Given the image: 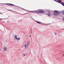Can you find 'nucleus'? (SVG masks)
Returning <instances> with one entry per match:
<instances>
[{
  "label": "nucleus",
  "instance_id": "f257e3e1",
  "mask_svg": "<svg viewBox=\"0 0 64 64\" xmlns=\"http://www.w3.org/2000/svg\"><path fill=\"white\" fill-rule=\"evenodd\" d=\"M54 11L55 12H54V14L55 16H57V15L60 14V12L58 10H54Z\"/></svg>",
  "mask_w": 64,
  "mask_h": 64
},
{
  "label": "nucleus",
  "instance_id": "f03ea898",
  "mask_svg": "<svg viewBox=\"0 0 64 64\" xmlns=\"http://www.w3.org/2000/svg\"><path fill=\"white\" fill-rule=\"evenodd\" d=\"M0 4H4V5H8L9 6H10V5H11L12 6H16V7H18L17 6H16L15 5H14L13 4H1L0 3Z\"/></svg>",
  "mask_w": 64,
  "mask_h": 64
},
{
  "label": "nucleus",
  "instance_id": "7ed1b4c3",
  "mask_svg": "<svg viewBox=\"0 0 64 64\" xmlns=\"http://www.w3.org/2000/svg\"><path fill=\"white\" fill-rule=\"evenodd\" d=\"M37 13H44V12L42 10H38L36 11Z\"/></svg>",
  "mask_w": 64,
  "mask_h": 64
},
{
  "label": "nucleus",
  "instance_id": "20e7f679",
  "mask_svg": "<svg viewBox=\"0 0 64 64\" xmlns=\"http://www.w3.org/2000/svg\"><path fill=\"white\" fill-rule=\"evenodd\" d=\"M47 12L48 13V14H47V15L48 16H50L51 15V12H50V11L49 10Z\"/></svg>",
  "mask_w": 64,
  "mask_h": 64
},
{
  "label": "nucleus",
  "instance_id": "39448f33",
  "mask_svg": "<svg viewBox=\"0 0 64 64\" xmlns=\"http://www.w3.org/2000/svg\"><path fill=\"white\" fill-rule=\"evenodd\" d=\"M3 49L4 51V52H5V51H7V47H4V48H3Z\"/></svg>",
  "mask_w": 64,
  "mask_h": 64
},
{
  "label": "nucleus",
  "instance_id": "423d86ee",
  "mask_svg": "<svg viewBox=\"0 0 64 64\" xmlns=\"http://www.w3.org/2000/svg\"><path fill=\"white\" fill-rule=\"evenodd\" d=\"M28 46L27 44H26L24 45V47L25 49H27L28 48Z\"/></svg>",
  "mask_w": 64,
  "mask_h": 64
},
{
  "label": "nucleus",
  "instance_id": "0eeeda50",
  "mask_svg": "<svg viewBox=\"0 0 64 64\" xmlns=\"http://www.w3.org/2000/svg\"><path fill=\"white\" fill-rule=\"evenodd\" d=\"M56 2H58V3H60V4H62V3L61 2V1L60 0H58V1L57 0L56 1Z\"/></svg>",
  "mask_w": 64,
  "mask_h": 64
},
{
  "label": "nucleus",
  "instance_id": "6e6552de",
  "mask_svg": "<svg viewBox=\"0 0 64 64\" xmlns=\"http://www.w3.org/2000/svg\"><path fill=\"white\" fill-rule=\"evenodd\" d=\"M26 44H27V45L29 46V45H30V42H29V41L28 42H27Z\"/></svg>",
  "mask_w": 64,
  "mask_h": 64
},
{
  "label": "nucleus",
  "instance_id": "1a4fd4ad",
  "mask_svg": "<svg viewBox=\"0 0 64 64\" xmlns=\"http://www.w3.org/2000/svg\"><path fill=\"white\" fill-rule=\"evenodd\" d=\"M36 22H37V23H38V24H41V22H38V21H36Z\"/></svg>",
  "mask_w": 64,
  "mask_h": 64
},
{
  "label": "nucleus",
  "instance_id": "9d476101",
  "mask_svg": "<svg viewBox=\"0 0 64 64\" xmlns=\"http://www.w3.org/2000/svg\"><path fill=\"white\" fill-rule=\"evenodd\" d=\"M17 36L16 35L15 36H14V38L16 39V38H17Z\"/></svg>",
  "mask_w": 64,
  "mask_h": 64
},
{
  "label": "nucleus",
  "instance_id": "9b49d317",
  "mask_svg": "<svg viewBox=\"0 0 64 64\" xmlns=\"http://www.w3.org/2000/svg\"><path fill=\"white\" fill-rule=\"evenodd\" d=\"M16 40H20V38H16Z\"/></svg>",
  "mask_w": 64,
  "mask_h": 64
},
{
  "label": "nucleus",
  "instance_id": "f8f14e48",
  "mask_svg": "<svg viewBox=\"0 0 64 64\" xmlns=\"http://www.w3.org/2000/svg\"><path fill=\"white\" fill-rule=\"evenodd\" d=\"M23 55H24V57H25V56L26 55V54H23Z\"/></svg>",
  "mask_w": 64,
  "mask_h": 64
},
{
  "label": "nucleus",
  "instance_id": "ddd939ff",
  "mask_svg": "<svg viewBox=\"0 0 64 64\" xmlns=\"http://www.w3.org/2000/svg\"><path fill=\"white\" fill-rule=\"evenodd\" d=\"M61 4H62V5H63V6H64V4H63L62 3Z\"/></svg>",
  "mask_w": 64,
  "mask_h": 64
},
{
  "label": "nucleus",
  "instance_id": "4468645a",
  "mask_svg": "<svg viewBox=\"0 0 64 64\" xmlns=\"http://www.w3.org/2000/svg\"><path fill=\"white\" fill-rule=\"evenodd\" d=\"M55 33V35H56V34H57V33H55V32H54Z\"/></svg>",
  "mask_w": 64,
  "mask_h": 64
},
{
  "label": "nucleus",
  "instance_id": "2eb2a0df",
  "mask_svg": "<svg viewBox=\"0 0 64 64\" xmlns=\"http://www.w3.org/2000/svg\"><path fill=\"white\" fill-rule=\"evenodd\" d=\"M54 1H56V2L57 0H54Z\"/></svg>",
  "mask_w": 64,
  "mask_h": 64
},
{
  "label": "nucleus",
  "instance_id": "dca6fc26",
  "mask_svg": "<svg viewBox=\"0 0 64 64\" xmlns=\"http://www.w3.org/2000/svg\"><path fill=\"white\" fill-rule=\"evenodd\" d=\"M62 4H64V2H61Z\"/></svg>",
  "mask_w": 64,
  "mask_h": 64
},
{
  "label": "nucleus",
  "instance_id": "f3484780",
  "mask_svg": "<svg viewBox=\"0 0 64 64\" xmlns=\"http://www.w3.org/2000/svg\"><path fill=\"white\" fill-rule=\"evenodd\" d=\"M63 21H64V18H63Z\"/></svg>",
  "mask_w": 64,
  "mask_h": 64
},
{
  "label": "nucleus",
  "instance_id": "a211bd4d",
  "mask_svg": "<svg viewBox=\"0 0 64 64\" xmlns=\"http://www.w3.org/2000/svg\"><path fill=\"white\" fill-rule=\"evenodd\" d=\"M8 10L9 11H12V10Z\"/></svg>",
  "mask_w": 64,
  "mask_h": 64
},
{
  "label": "nucleus",
  "instance_id": "6ab92c4d",
  "mask_svg": "<svg viewBox=\"0 0 64 64\" xmlns=\"http://www.w3.org/2000/svg\"><path fill=\"white\" fill-rule=\"evenodd\" d=\"M26 10V11H30H30H28L27 10Z\"/></svg>",
  "mask_w": 64,
  "mask_h": 64
},
{
  "label": "nucleus",
  "instance_id": "aec40b11",
  "mask_svg": "<svg viewBox=\"0 0 64 64\" xmlns=\"http://www.w3.org/2000/svg\"><path fill=\"white\" fill-rule=\"evenodd\" d=\"M2 14V13H0V14Z\"/></svg>",
  "mask_w": 64,
  "mask_h": 64
},
{
  "label": "nucleus",
  "instance_id": "412c9836",
  "mask_svg": "<svg viewBox=\"0 0 64 64\" xmlns=\"http://www.w3.org/2000/svg\"><path fill=\"white\" fill-rule=\"evenodd\" d=\"M31 18L32 19V17H31Z\"/></svg>",
  "mask_w": 64,
  "mask_h": 64
},
{
  "label": "nucleus",
  "instance_id": "4be33fe9",
  "mask_svg": "<svg viewBox=\"0 0 64 64\" xmlns=\"http://www.w3.org/2000/svg\"><path fill=\"white\" fill-rule=\"evenodd\" d=\"M31 12H34V11H31Z\"/></svg>",
  "mask_w": 64,
  "mask_h": 64
},
{
  "label": "nucleus",
  "instance_id": "5701e85b",
  "mask_svg": "<svg viewBox=\"0 0 64 64\" xmlns=\"http://www.w3.org/2000/svg\"><path fill=\"white\" fill-rule=\"evenodd\" d=\"M25 14H21V15H24Z\"/></svg>",
  "mask_w": 64,
  "mask_h": 64
},
{
  "label": "nucleus",
  "instance_id": "b1692460",
  "mask_svg": "<svg viewBox=\"0 0 64 64\" xmlns=\"http://www.w3.org/2000/svg\"><path fill=\"white\" fill-rule=\"evenodd\" d=\"M32 19L33 20H34V19L33 18H32Z\"/></svg>",
  "mask_w": 64,
  "mask_h": 64
},
{
  "label": "nucleus",
  "instance_id": "393cba45",
  "mask_svg": "<svg viewBox=\"0 0 64 64\" xmlns=\"http://www.w3.org/2000/svg\"><path fill=\"white\" fill-rule=\"evenodd\" d=\"M58 36L59 37H60V36L59 35H58Z\"/></svg>",
  "mask_w": 64,
  "mask_h": 64
},
{
  "label": "nucleus",
  "instance_id": "a878e982",
  "mask_svg": "<svg viewBox=\"0 0 64 64\" xmlns=\"http://www.w3.org/2000/svg\"><path fill=\"white\" fill-rule=\"evenodd\" d=\"M31 36H30V37H31Z\"/></svg>",
  "mask_w": 64,
  "mask_h": 64
},
{
  "label": "nucleus",
  "instance_id": "bb28decb",
  "mask_svg": "<svg viewBox=\"0 0 64 64\" xmlns=\"http://www.w3.org/2000/svg\"><path fill=\"white\" fill-rule=\"evenodd\" d=\"M0 20H1V18H0Z\"/></svg>",
  "mask_w": 64,
  "mask_h": 64
}]
</instances>
